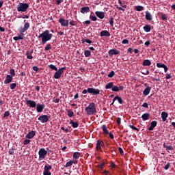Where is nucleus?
Here are the masks:
<instances>
[{"instance_id":"f257e3e1","label":"nucleus","mask_w":175,"mask_h":175,"mask_svg":"<svg viewBox=\"0 0 175 175\" xmlns=\"http://www.w3.org/2000/svg\"><path fill=\"white\" fill-rule=\"evenodd\" d=\"M53 35L50 33L49 30H45L41 34H40L38 38H41L42 44H46V42L51 40Z\"/></svg>"},{"instance_id":"f03ea898","label":"nucleus","mask_w":175,"mask_h":175,"mask_svg":"<svg viewBox=\"0 0 175 175\" xmlns=\"http://www.w3.org/2000/svg\"><path fill=\"white\" fill-rule=\"evenodd\" d=\"M30 24L29 22H27L24 24L23 27H21L18 29V32L21 33L18 36V40H23L25 34L24 33L26 32L29 29Z\"/></svg>"},{"instance_id":"7ed1b4c3","label":"nucleus","mask_w":175,"mask_h":175,"mask_svg":"<svg viewBox=\"0 0 175 175\" xmlns=\"http://www.w3.org/2000/svg\"><path fill=\"white\" fill-rule=\"evenodd\" d=\"M85 111L88 116H94L97 112L95 103H90V104L86 107Z\"/></svg>"},{"instance_id":"20e7f679","label":"nucleus","mask_w":175,"mask_h":175,"mask_svg":"<svg viewBox=\"0 0 175 175\" xmlns=\"http://www.w3.org/2000/svg\"><path fill=\"white\" fill-rule=\"evenodd\" d=\"M29 8V5L27 4V3L20 2L18 5L16 6V10H17V12H25Z\"/></svg>"},{"instance_id":"39448f33","label":"nucleus","mask_w":175,"mask_h":175,"mask_svg":"<svg viewBox=\"0 0 175 175\" xmlns=\"http://www.w3.org/2000/svg\"><path fill=\"white\" fill-rule=\"evenodd\" d=\"M64 70H66V67H62V68H59L58 70H57V71H56V72H55V74H54V76H53L54 78H55V79H60L62 75L64 74Z\"/></svg>"},{"instance_id":"423d86ee","label":"nucleus","mask_w":175,"mask_h":175,"mask_svg":"<svg viewBox=\"0 0 175 175\" xmlns=\"http://www.w3.org/2000/svg\"><path fill=\"white\" fill-rule=\"evenodd\" d=\"M48 152L46 150L45 148H42L38 151V156H39V160H44L45 159L46 155H47Z\"/></svg>"},{"instance_id":"0eeeda50","label":"nucleus","mask_w":175,"mask_h":175,"mask_svg":"<svg viewBox=\"0 0 175 175\" xmlns=\"http://www.w3.org/2000/svg\"><path fill=\"white\" fill-rule=\"evenodd\" d=\"M52 168V165L49 164L45 165L44 167L43 175H51V172H50V170H51Z\"/></svg>"},{"instance_id":"6e6552de","label":"nucleus","mask_w":175,"mask_h":175,"mask_svg":"<svg viewBox=\"0 0 175 175\" xmlns=\"http://www.w3.org/2000/svg\"><path fill=\"white\" fill-rule=\"evenodd\" d=\"M88 93L92 94L93 96L99 95L100 90L96 88H88Z\"/></svg>"},{"instance_id":"1a4fd4ad","label":"nucleus","mask_w":175,"mask_h":175,"mask_svg":"<svg viewBox=\"0 0 175 175\" xmlns=\"http://www.w3.org/2000/svg\"><path fill=\"white\" fill-rule=\"evenodd\" d=\"M59 23L62 27H68L69 24V20L65 19L64 18H60L59 19Z\"/></svg>"},{"instance_id":"9d476101","label":"nucleus","mask_w":175,"mask_h":175,"mask_svg":"<svg viewBox=\"0 0 175 175\" xmlns=\"http://www.w3.org/2000/svg\"><path fill=\"white\" fill-rule=\"evenodd\" d=\"M101 147L105 148V144L103 140L98 139L96 148L97 150H101V149H102Z\"/></svg>"},{"instance_id":"9b49d317","label":"nucleus","mask_w":175,"mask_h":175,"mask_svg":"<svg viewBox=\"0 0 175 175\" xmlns=\"http://www.w3.org/2000/svg\"><path fill=\"white\" fill-rule=\"evenodd\" d=\"M49 118L48 115H42L38 118V120H40L42 124L47 122L49 120Z\"/></svg>"},{"instance_id":"f8f14e48","label":"nucleus","mask_w":175,"mask_h":175,"mask_svg":"<svg viewBox=\"0 0 175 175\" xmlns=\"http://www.w3.org/2000/svg\"><path fill=\"white\" fill-rule=\"evenodd\" d=\"M108 54L109 55L110 57H112V55H119L120 51H118V49H112L108 51Z\"/></svg>"},{"instance_id":"ddd939ff","label":"nucleus","mask_w":175,"mask_h":175,"mask_svg":"<svg viewBox=\"0 0 175 175\" xmlns=\"http://www.w3.org/2000/svg\"><path fill=\"white\" fill-rule=\"evenodd\" d=\"M116 100H118V103L122 105L124 103V100H122V98L118 96H116L114 97L111 105H113L115 103Z\"/></svg>"},{"instance_id":"4468645a","label":"nucleus","mask_w":175,"mask_h":175,"mask_svg":"<svg viewBox=\"0 0 175 175\" xmlns=\"http://www.w3.org/2000/svg\"><path fill=\"white\" fill-rule=\"evenodd\" d=\"M26 105H29L31 108L36 107V102L31 100H26Z\"/></svg>"},{"instance_id":"2eb2a0df","label":"nucleus","mask_w":175,"mask_h":175,"mask_svg":"<svg viewBox=\"0 0 175 175\" xmlns=\"http://www.w3.org/2000/svg\"><path fill=\"white\" fill-rule=\"evenodd\" d=\"M95 14H96L97 17L103 20L105 17V13L103 12L102 11H96Z\"/></svg>"},{"instance_id":"dca6fc26","label":"nucleus","mask_w":175,"mask_h":175,"mask_svg":"<svg viewBox=\"0 0 175 175\" xmlns=\"http://www.w3.org/2000/svg\"><path fill=\"white\" fill-rule=\"evenodd\" d=\"M111 34L109 31L107 30H103L100 32V37H110Z\"/></svg>"},{"instance_id":"f3484780","label":"nucleus","mask_w":175,"mask_h":175,"mask_svg":"<svg viewBox=\"0 0 175 175\" xmlns=\"http://www.w3.org/2000/svg\"><path fill=\"white\" fill-rule=\"evenodd\" d=\"M90 12V7H88V6H83L80 10V12L82 14L88 13Z\"/></svg>"},{"instance_id":"a211bd4d","label":"nucleus","mask_w":175,"mask_h":175,"mask_svg":"<svg viewBox=\"0 0 175 175\" xmlns=\"http://www.w3.org/2000/svg\"><path fill=\"white\" fill-rule=\"evenodd\" d=\"M13 77L12 75H7L5 77V80L4 81L5 84H9L12 82Z\"/></svg>"},{"instance_id":"6ab92c4d","label":"nucleus","mask_w":175,"mask_h":175,"mask_svg":"<svg viewBox=\"0 0 175 175\" xmlns=\"http://www.w3.org/2000/svg\"><path fill=\"white\" fill-rule=\"evenodd\" d=\"M45 108V105L44 104H38L36 107L37 111L38 113L42 112L43 109Z\"/></svg>"},{"instance_id":"aec40b11","label":"nucleus","mask_w":175,"mask_h":175,"mask_svg":"<svg viewBox=\"0 0 175 175\" xmlns=\"http://www.w3.org/2000/svg\"><path fill=\"white\" fill-rule=\"evenodd\" d=\"M36 136V132L34 131H31L29 133L26 135V138L31 139Z\"/></svg>"},{"instance_id":"412c9836","label":"nucleus","mask_w":175,"mask_h":175,"mask_svg":"<svg viewBox=\"0 0 175 175\" xmlns=\"http://www.w3.org/2000/svg\"><path fill=\"white\" fill-rule=\"evenodd\" d=\"M168 117H169V114L166 113V111H162L161 118H162L163 122H165L167 120V118Z\"/></svg>"},{"instance_id":"4be33fe9","label":"nucleus","mask_w":175,"mask_h":175,"mask_svg":"<svg viewBox=\"0 0 175 175\" xmlns=\"http://www.w3.org/2000/svg\"><path fill=\"white\" fill-rule=\"evenodd\" d=\"M158 122L157 121H152L150 123V126L149 127L148 130L149 131H153L154 129H155V126H157Z\"/></svg>"},{"instance_id":"5701e85b","label":"nucleus","mask_w":175,"mask_h":175,"mask_svg":"<svg viewBox=\"0 0 175 175\" xmlns=\"http://www.w3.org/2000/svg\"><path fill=\"white\" fill-rule=\"evenodd\" d=\"M150 117V114L148 113H145L142 114V116L143 121H146V120H149Z\"/></svg>"},{"instance_id":"b1692460","label":"nucleus","mask_w":175,"mask_h":175,"mask_svg":"<svg viewBox=\"0 0 175 175\" xmlns=\"http://www.w3.org/2000/svg\"><path fill=\"white\" fill-rule=\"evenodd\" d=\"M143 29L145 31L146 33H149L151 31V25L147 24L143 27Z\"/></svg>"},{"instance_id":"393cba45","label":"nucleus","mask_w":175,"mask_h":175,"mask_svg":"<svg viewBox=\"0 0 175 175\" xmlns=\"http://www.w3.org/2000/svg\"><path fill=\"white\" fill-rule=\"evenodd\" d=\"M151 92V88L150 86H147V88L144 90L143 94L144 96H148V94Z\"/></svg>"},{"instance_id":"a878e982","label":"nucleus","mask_w":175,"mask_h":175,"mask_svg":"<svg viewBox=\"0 0 175 175\" xmlns=\"http://www.w3.org/2000/svg\"><path fill=\"white\" fill-rule=\"evenodd\" d=\"M145 18L147 21H151L152 20V16L151 15V13L148 12V11L146 12Z\"/></svg>"},{"instance_id":"bb28decb","label":"nucleus","mask_w":175,"mask_h":175,"mask_svg":"<svg viewBox=\"0 0 175 175\" xmlns=\"http://www.w3.org/2000/svg\"><path fill=\"white\" fill-rule=\"evenodd\" d=\"M142 66H151V61L149 59H145L143 61L142 63Z\"/></svg>"},{"instance_id":"cd10ccee","label":"nucleus","mask_w":175,"mask_h":175,"mask_svg":"<svg viewBox=\"0 0 175 175\" xmlns=\"http://www.w3.org/2000/svg\"><path fill=\"white\" fill-rule=\"evenodd\" d=\"M70 124H72V128H74V129H77L79 126V123L77 122L73 121V120H71L70 121Z\"/></svg>"},{"instance_id":"c85d7f7f","label":"nucleus","mask_w":175,"mask_h":175,"mask_svg":"<svg viewBox=\"0 0 175 175\" xmlns=\"http://www.w3.org/2000/svg\"><path fill=\"white\" fill-rule=\"evenodd\" d=\"M81 155V152H75L73 153L72 158L75 159H79Z\"/></svg>"},{"instance_id":"c756f323","label":"nucleus","mask_w":175,"mask_h":175,"mask_svg":"<svg viewBox=\"0 0 175 175\" xmlns=\"http://www.w3.org/2000/svg\"><path fill=\"white\" fill-rule=\"evenodd\" d=\"M106 164V161H103L100 164H98L96 165L97 167L100 168V170H103L104 166Z\"/></svg>"},{"instance_id":"7c9ffc66","label":"nucleus","mask_w":175,"mask_h":175,"mask_svg":"<svg viewBox=\"0 0 175 175\" xmlns=\"http://www.w3.org/2000/svg\"><path fill=\"white\" fill-rule=\"evenodd\" d=\"M135 9L137 11V12H142V10H144V7L142 5H137L135 7Z\"/></svg>"},{"instance_id":"2f4dec72","label":"nucleus","mask_w":175,"mask_h":175,"mask_svg":"<svg viewBox=\"0 0 175 175\" xmlns=\"http://www.w3.org/2000/svg\"><path fill=\"white\" fill-rule=\"evenodd\" d=\"M67 113H68V116L69 118H72V117H73V116H75L74 111H72L71 109H68V110L67 111Z\"/></svg>"},{"instance_id":"473e14b6","label":"nucleus","mask_w":175,"mask_h":175,"mask_svg":"<svg viewBox=\"0 0 175 175\" xmlns=\"http://www.w3.org/2000/svg\"><path fill=\"white\" fill-rule=\"evenodd\" d=\"M102 129H103V133H104L105 134H106V135H109V131L107 130L106 125H103V126H102Z\"/></svg>"},{"instance_id":"72a5a7b5","label":"nucleus","mask_w":175,"mask_h":175,"mask_svg":"<svg viewBox=\"0 0 175 175\" xmlns=\"http://www.w3.org/2000/svg\"><path fill=\"white\" fill-rule=\"evenodd\" d=\"M91 54H92V53H91L90 51H88V50H86V49L84 51V55H85V57H90Z\"/></svg>"},{"instance_id":"f704fd0d","label":"nucleus","mask_w":175,"mask_h":175,"mask_svg":"<svg viewBox=\"0 0 175 175\" xmlns=\"http://www.w3.org/2000/svg\"><path fill=\"white\" fill-rule=\"evenodd\" d=\"M113 82H109L106 85H105V89H113Z\"/></svg>"},{"instance_id":"c9c22d12","label":"nucleus","mask_w":175,"mask_h":175,"mask_svg":"<svg viewBox=\"0 0 175 175\" xmlns=\"http://www.w3.org/2000/svg\"><path fill=\"white\" fill-rule=\"evenodd\" d=\"M160 17L163 21H167V16L165 14L161 13L160 14Z\"/></svg>"},{"instance_id":"e433bc0d","label":"nucleus","mask_w":175,"mask_h":175,"mask_svg":"<svg viewBox=\"0 0 175 175\" xmlns=\"http://www.w3.org/2000/svg\"><path fill=\"white\" fill-rule=\"evenodd\" d=\"M72 164H73V161L70 160V161H68V162L65 164L64 167H70V166L72 165Z\"/></svg>"},{"instance_id":"4c0bfd02","label":"nucleus","mask_w":175,"mask_h":175,"mask_svg":"<svg viewBox=\"0 0 175 175\" xmlns=\"http://www.w3.org/2000/svg\"><path fill=\"white\" fill-rule=\"evenodd\" d=\"M111 91L118 92H120V89H119L118 86L113 85Z\"/></svg>"},{"instance_id":"58836bf2","label":"nucleus","mask_w":175,"mask_h":175,"mask_svg":"<svg viewBox=\"0 0 175 175\" xmlns=\"http://www.w3.org/2000/svg\"><path fill=\"white\" fill-rule=\"evenodd\" d=\"M26 55L28 59H33V57L31 55V53H29V51H27Z\"/></svg>"},{"instance_id":"ea45409f","label":"nucleus","mask_w":175,"mask_h":175,"mask_svg":"<svg viewBox=\"0 0 175 175\" xmlns=\"http://www.w3.org/2000/svg\"><path fill=\"white\" fill-rule=\"evenodd\" d=\"M49 67L53 70H55L57 71V68L56 67V66L53 65V64H50L49 65Z\"/></svg>"},{"instance_id":"a19ab883","label":"nucleus","mask_w":175,"mask_h":175,"mask_svg":"<svg viewBox=\"0 0 175 175\" xmlns=\"http://www.w3.org/2000/svg\"><path fill=\"white\" fill-rule=\"evenodd\" d=\"M118 2L121 5V8L126 9V5L124 4L121 0H118Z\"/></svg>"},{"instance_id":"79ce46f5","label":"nucleus","mask_w":175,"mask_h":175,"mask_svg":"<svg viewBox=\"0 0 175 175\" xmlns=\"http://www.w3.org/2000/svg\"><path fill=\"white\" fill-rule=\"evenodd\" d=\"M10 73L11 76H12V78H13V77L16 76L15 70L13 68L10 70Z\"/></svg>"},{"instance_id":"37998d69","label":"nucleus","mask_w":175,"mask_h":175,"mask_svg":"<svg viewBox=\"0 0 175 175\" xmlns=\"http://www.w3.org/2000/svg\"><path fill=\"white\" fill-rule=\"evenodd\" d=\"M90 20L92 21H96L98 20V18L96 17V16H93V15H92V14H90Z\"/></svg>"},{"instance_id":"c03bdc74","label":"nucleus","mask_w":175,"mask_h":175,"mask_svg":"<svg viewBox=\"0 0 175 175\" xmlns=\"http://www.w3.org/2000/svg\"><path fill=\"white\" fill-rule=\"evenodd\" d=\"M113 20H114V18H113V16H111V17H110V21H109V25H110L111 27H113V24H114Z\"/></svg>"},{"instance_id":"a18cd8bd","label":"nucleus","mask_w":175,"mask_h":175,"mask_svg":"<svg viewBox=\"0 0 175 175\" xmlns=\"http://www.w3.org/2000/svg\"><path fill=\"white\" fill-rule=\"evenodd\" d=\"M14 150H15V148H14L13 147L11 148H10V150H9V154H10V155L14 154V153H15Z\"/></svg>"},{"instance_id":"49530a36","label":"nucleus","mask_w":175,"mask_h":175,"mask_svg":"<svg viewBox=\"0 0 175 175\" xmlns=\"http://www.w3.org/2000/svg\"><path fill=\"white\" fill-rule=\"evenodd\" d=\"M116 73L114 71H111L109 74H108L107 77L109 78H113V76H115Z\"/></svg>"},{"instance_id":"de8ad7c7","label":"nucleus","mask_w":175,"mask_h":175,"mask_svg":"<svg viewBox=\"0 0 175 175\" xmlns=\"http://www.w3.org/2000/svg\"><path fill=\"white\" fill-rule=\"evenodd\" d=\"M17 85L16 83H12L10 85V89L14 90L16 88Z\"/></svg>"},{"instance_id":"09e8293b","label":"nucleus","mask_w":175,"mask_h":175,"mask_svg":"<svg viewBox=\"0 0 175 175\" xmlns=\"http://www.w3.org/2000/svg\"><path fill=\"white\" fill-rule=\"evenodd\" d=\"M129 128H131V129H133V130H135V131H137V132L139 131V130L138 129L137 127H135V126H133V125H129Z\"/></svg>"},{"instance_id":"8fccbe9b","label":"nucleus","mask_w":175,"mask_h":175,"mask_svg":"<svg viewBox=\"0 0 175 175\" xmlns=\"http://www.w3.org/2000/svg\"><path fill=\"white\" fill-rule=\"evenodd\" d=\"M50 49H51V44H48L46 45V46L44 47V50L45 51H49Z\"/></svg>"},{"instance_id":"3c124183","label":"nucleus","mask_w":175,"mask_h":175,"mask_svg":"<svg viewBox=\"0 0 175 175\" xmlns=\"http://www.w3.org/2000/svg\"><path fill=\"white\" fill-rule=\"evenodd\" d=\"M69 25L71 26H76L77 23L75 21H74V20H71V21L69 22Z\"/></svg>"},{"instance_id":"603ef678","label":"nucleus","mask_w":175,"mask_h":175,"mask_svg":"<svg viewBox=\"0 0 175 175\" xmlns=\"http://www.w3.org/2000/svg\"><path fill=\"white\" fill-rule=\"evenodd\" d=\"M31 142V140L30 139H25V140H24V142H23V145H28V144H29V143Z\"/></svg>"},{"instance_id":"864d4df0","label":"nucleus","mask_w":175,"mask_h":175,"mask_svg":"<svg viewBox=\"0 0 175 175\" xmlns=\"http://www.w3.org/2000/svg\"><path fill=\"white\" fill-rule=\"evenodd\" d=\"M10 111H5L4 114H3V118H5V117H9L10 116Z\"/></svg>"},{"instance_id":"5fc2aeb1","label":"nucleus","mask_w":175,"mask_h":175,"mask_svg":"<svg viewBox=\"0 0 175 175\" xmlns=\"http://www.w3.org/2000/svg\"><path fill=\"white\" fill-rule=\"evenodd\" d=\"M166 150H174V148H173V146H172V145H167L166 147Z\"/></svg>"},{"instance_id":"6e6d98bb","label":"nucleus","mask_w":175,"mask_h":175,"mask_svg":"<svg viewBox=\"0 0 175 175\" xmlns=\"http://www.w3.org/2000/svg\"><path fill=\"white\" fill-rule=\"evenodd\" d=\"M129 40H127V39H124V40H123L122 41V44H129Z\"/></svg>"},{"instance_id":"4d7b16f0","label":"nucleus","mask_w":175,"mask_h":175,"mask_svg":"<svg viewBox=\"0 0 175 175\" xmlns=\"http://www.w3.org/2000/svg\"><path fill=\"white\" fill-rule=\"evenodd\" d=\"M170 165H171L170 163H167V164L165 165L164 169H165V170H168L169 168H170Z\"/></svg>"},{"instance_id":"13d9d810","label":"nucleus","mask_w":175,"mask_h":175,"mask_svg":"<svg viewBox=\"0 0 175 175\" xmlns=\"http://www.w3.org/2000/svg\"><path fill=\"white\" fill-rule=\"evenodd\" d=\"M111 167L112 168H116L117 167V165H116V163H114V161H111Z\"/></svg>"},{"instance_id":"bf43d9fd","label":"nucleus","mask_w":175,"mask_h":175,"mask_svg":"<svg viewBox=\"0 0 175 175\" xmlns=\"http://www.w3.org/2000/svg\"><path fill=\"white\" fill-rule=\"evenodd\" d=\"M83 24L88 25L91 24V21H90V20H86V21L83 22Z\"/></svg>"},{"instance_id":"052dcab7","label":"nucleus","mask_w":175,"mask_h":175,"mask_svg":"<svg viewBox=\"0 0 175 175\" xmlns=\"http://www.w3.org/2000/svg\"><path fill=\"white\" fill-rule=\"evenodd\" d=\"M163 66H164V64H161V63L157 64V67L158 68H163Z\"/></svg>"},{"instance_id":"680f3d73","label":"nucleus","mask_w":175,"mask_h":175,"mask_svg":"<svg viewBox=\"0 0 175 175\" xmlns=\"http://www.w3.org/2000/svg\"><path fill=\"white\" fill-rule=\"evenodd\" d=\"M124 88V86L122 84H120L119 86H118V89H119V91H123Z\"/></svg>"},{"instance_id":"e2e57ef3","label":"nucleus","mask_w":175,"mask_h":175,"mask_svg":"<svg viewBox=\"0 0 175 175\" xmlns=\"http://www.w3.org/2000/svg\"><path fill=\"white\" fill-rule=\"evenodd\" d=\"M163 68L164 69V72H167L168 71V70H169L168 67L166 65H165V64L163 65Z\"/></svg>"},{"instance_id":"0e129e2a","label":"nucleus","mask_w":175,"mask_h":175,"mask_svg":"<svg viewBox=\"0 0 175 175\" xmlns=\"http://www.w3.org/2000/svg\"><path fill=\"white\" fill-rule=\"evenodd\" d=\"M117 124L118 126H120L121 124V118H118L116 120Z\"/></svg>"},{"instance_id":"69168bd1","label":"nucleus","mask_w":175,"mask_h":175,"mask_svg":"<svg viewBox=\"0 0 175 175\" xmlns=\"http://www.w3.org/2000/svg\"><path fill=\"white\" fill-rule=\"evenodd\" d=\"M33 70L35 71V72H38L39 71L40 68L38 67H37V66H34L33 67Z\"/></svg>"},{"instance_id":"338daca9","label":"nucleus","mask_w":175,"mask_h":175,"mask_svg":"<svg viewBox=\"0 0 175 175\" xmlns=\"http://www.w3.org/2000/svg\"><path fill=\"white\" fill-rule=\"evenodd\" d=\"M59 101H60V98H56L53 100V102H54L55 103H59Z\"/></svg>"},{"instance_id":"774afa93","label":"nucleus","mask_w":175,"mask_h":175,"mask_svg":"<svg viewBox=\"0 0 175 175\" xmlns=\"http://www.w3.org/2000/svg\"><path fill=\"white\" fill-rule=\"evenodd\" d=\"M142 107L148 109V103H144V104L142 105Z\"/></svg>"}]
</instances>
